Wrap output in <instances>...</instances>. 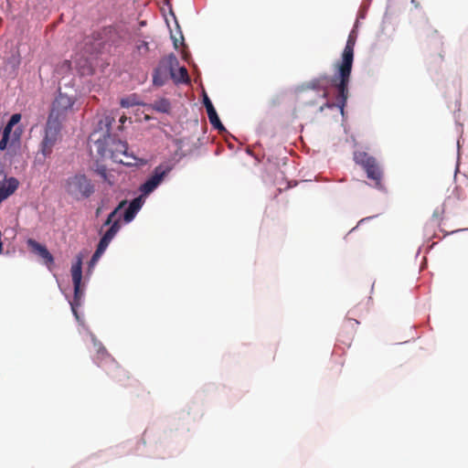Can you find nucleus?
<instances>
[{
	"label": "nucleus",
	"instance_id": "412c9836",
	"mask_svg": "<svg viewBox=\"0 0 468 468\" xmlns=\"http://www.w3.org/2000/svg\"><path fill=\"white\" fill-rule=\"evenodd\" d=\"M136 104L139 103L135 101L134 98L128 97L121 100V105L124 108H129Z\"/></svg>",
	"mask_w": 468,
	"mask_h": 468
},
{
	"label": "nucleus",
	"instance_id": "dca6fc26",
	"mask_svg": "<svg viewBox=\"0 0 468 468\" xmlns=\"http://www.w3.org/2000/svg\"><path fill=\"white\" fill-rule=\"evenodd\" d=\"M19 182L15 177L8 178L5 184L0 186V203L9 197L18 188Z\"/></svg>",
	"mask_w": 468,
	"mask_h": 468
},
{
	"label": "nucleus",
	"instance_id": "cd10ccee",
	"mask_svg": "<svg viewBox=\"0 0 468 468\" xmlns=\"http://www.w3.org/2000/svg\"><path fill=\"white\" fill-rule=\"evenodd\" d=\"M109 185L112 186L113 185V181L111 179V177L109 176V175H107V180H105Z\"/></svg>",
	"mask_w": 468,
	"mask_h": 468
},
{
	"label": "nucleus",
	"instance_id": "4be33fe9",
	"mask_svg": "<svg viewBox=\"0 0 468 468\" xmlns=\"http://www.w3.org/2000/svg\"><path fill=\"white\" fill-rule=\"evenodd\" d=\"M110 240L105 239L103 236L101 237V239H100V242L97 246V249L99 251H101V252H104L105 250L107 249L108 245L110 244Z\"/></svg>",
	"mask_w": 468,
	"mask_h": 468
},
{
	"label": "nucleus",
	"instance_id": "6ab92c4d",
	"mask_svg": "<svg viewBox=\"0 0 468 468\" xmlns=\"http://www.w3.org/2000/svg\"><path fill=\"white\" fill-rule=\"evenodd\" d=\"M152 108L156 112L168 113L171 110V104L169 100L161 98L154 101Z\"/></svg>",
	"mask_w": 468,
	"mask_h": 468
},
{
	"label": "nucleus",
	"instance_id": "7ed1b4c3",
	"mask_svg": "<svg viewBox=\"0 0 468 468\" xmlns=\"http://www.w3.org/2000/svg\"><path fill=\"white\" fill-rule=\"evenodd\" d=\"M354 161L365 170L367 177L372 181L376 188L385 190L383 169L374 156L369 155L366 152H356L354 154Z\"/></svg>",
	"mask_w": 468,
	"mask_h": 468
},
{
	"label": "nucleus",
	"instance_id": "2eb2a0df",
	"mask_svg": "<svg viewBox=\"0 0 468 468\" xmlns=\"http://www.w3.org/2000/svg\"><path fill=\"white\" fill-rule=\"evenodd\" d=\"M20 120H21V114L15 113L10 117L8 122L6 123L5 127L4 128L3 135L11 138L12 143L18 141L20 138L21 130H19V131L16 130L12 133L13 127L15 125H16L20 122Z\"/></svg>",
	"mask_w": 468,
	"mask_h": 468
},
{
	"label": "nucleus",
	"instance_id": "a211bd4d",
	"mask_svg": "<svg viewBox=\"0 0 468 468\" xmlns=\"http://www.w3.org/2000/svg\"><path fill=\"white\" fill-rule=\"evenodd\" d=\"M172 80L176 84L189 83L190 78H189L186 68L184 66L179 67L177 70H176V68L173 69Z\"/></svg>",
	"mask_w": 468,
	"mask_h": 468
},
{
	"label": "nucleus",
	"instance_id": "f257e3e1",
	"mask_svg": "<svg viewBox=\"0 0 468 468\" xmlns=\"http://www.w3.org/2000/svg\"><path fill=\"white\" fill-rule=\"evenodd\" d=\"M356 39V37L353 33H350L343 50L341 60L337 61L335 65L336 74L332 80L336 90L335 102L326 101L320 107L321 112L325 108L333 109L334 107H337L340 109L341 113L344 114V109L349 96L348 85L354 61Z\"/></svg>",
	"mask_w": 468,
	"mask_h": 468
},
{
	"label": "nucleus",
	"instance_id": "c756f323",
	"mask_svg": "<svg viewBox=\"0 0 468 468\" xmlns=\"http://www.w3.org/2000/svg\"><path fill=\"white\" fill-rule=\"evenodd\" d=\"M175 47L177 48L176 40H175Z\"/></svg>",
	"mask_w": 468,
	"mask_h": 468
},
{
	"label": "nucleus",
	"instance_id": "0eeeda50",
	"mask_svg": "<svg viewBox=\"0 0 468 468\" xmlns=\"http://www.w3.org/2000/svg\"><path fill=\"white\" fill-rule=\"evenodd\" d=\"M62 125L47 120L44 136L39 145V152L44 157H48L53 152L55 145L61 140Z\"/></svg>",
	"mask_w": 468,
	"mask_h": 468
},
{
	"label": "nucleus",
	"instance_id": "39448f33",
	"mask_svg": "<svg viewBox=\"0 0 468 468\" xmlns=\"http://www.w3.org/2000/svg\"><path fill=\"white\" fill-rule=\"evenodd\" d=\"M66 192L77 200L90 197L94 193V186L84 175L69 177L65 185Z\"/></svg>",
	"mask_w": 468,
	"mask_h": 468
},
{
	"label": "nucleus",
	"instance_id": "20e7f679",
	"mask_svg": "<svg viewBox=\"0 0 468 468\" xmlns=\"http://www.w3.org/2000/svg\"><path fill=\"white\" fill-rule=\"evenodd\" d=\"M75 101L74 97L58 92L52 102L48 120L62 125V122L66 121L69 114L74 112L73 106Z\"/></svg>",
	"mask_w": 468,
	"mask_h": 468
},
{
	"label": "nucleus",
	"instance_id": "4468645a",
	"mask_svg": "<svg viewBox=\"0 0 468 468\" xmlns=\"http://www.w3.org/2000/svg\"><path fill=\"white\" fill-rule=\"evenodd\" d=\"M204 105L206 107L208 120H209L211 125L215 129L218 130L219 132L225 131V127L221 123L211 101L209 100V98L207 95H205V97H204Z\"/></svg>",
	"mask_w": 468,
	"mask_h": 468
},
{
	"label": "nucleus",
	"instance_id": "ddd939ff",
	"mask_svg": "<svg viewBox=\"0 0 468 468\" xmlns=\"http://www.w3.org/2000/svg\"><path fill=\"white\" fill-rule=\"evenodd\" d=\"M27 243L34 252L37 253L45 261L47 265H52L54 263V257L46 246L38 243L33 239H28Z\"/></svg>",
	"mask_w": 468,
	"mask_h": 468
},
{
	"label": "nucleus",
	"instance_id": "c85d7f7f",
	"mask_svg": "<svg viewBox=\"0 0 468 468\" xmlns=\"http://www.w3.org/2000/svg\"><path fill=\"white\" fill-rule=\"evenodd\" d=\"M100 213H101V208L98 207L97 210H96V215L98 216Z\"/></svg>",
	"mask_w": 468,
	"mask_h": 468
},
{
	"label": "nucleus",
	"instance_id": "9d476101",
	"mask_svg": "<svg viewBox=\"0 0 468 468\" xmlns=\"http://www.w3.org/2000/svg\"><path fill=\"white\" fill-rule=\"evenodd\" d=\"M170 170L171 168L167 165H160L156 166L151 176L140 186V191L144 195L152 193L160 185Z\"/></svg>",
	"mask_w": 468,
	"mask_h": 468
},
{
	"label": "nucleus",
	"instance_id": "bb28decb",
	"mask_svg": "<svg viewBox=\"0 0 468 468\" xmlns=\"http://www.w3.org/2000/svg\"><path fill=\"white\" fill-rule=\"evenodd\" d=\"M126 120H127L126 116H125V115H122V116L120 117L119 122H121V124L122 125V124L126 122Z\"/></svg>",
	"mask_w": 468,
	"mask_h": 468
},
{
	"label": "nucleus",
	"instance_id": "5701e85b",
	"mask_svg": "<svg viewBox=\"0 0 468 468\" xmlns=\"http://www.w3.org/2000/svg\"><path fill=\"white\" fill-rule=\"evenodd\" d=\"M103 254V252L99 251L98 250H95L94 254L92 255L90 261V266H93L97 261L101 258V256Z\"/></svg>",
	"mask_w": 468,
	"mask_h": 468
},
{
	"label": "nucleus",
	"instance_id": "aec40b11",
	"mask_svg": "<svg viewBox=\"0 0 468 468\" xmlns=\"http://www.w3.org/2000/svg\"><path fill=\"white\" fill-rule=\"evenodd\" d=\"M113 122H114V118L112 116H109V115L105 116L103 119H101L99 122V126L101 127V129H102V126L105 127V133L108 136L110 135L111 126Z\"/></svg>",
	"mask_w": 468,
	"mask_h": 468
},
{
	"label": "nucleus",
	"instance_id": "6e6552de",
	"mask_svg": "<svg viewBox=\"0 0 468 468\" xmlns=\"http://www.w3.org/2000/svg\"><path fill=\"white\" fill-rule=\"evenodd\" d=\"M84 255L82 253H79L76 256V261L71 266V276L72 282L74 285V297L73 301L70 303L71 310L76 318H79V314L77 312V308L81 303V298L83 296V291L80 288L81 280H82V261Z\"/></svg>",
	"mask_w": 468,
	"mask_h": 468
},
{
	"label": "nucleus",
	"instance_id": "b1692460",
	"mask_svg": "<svg viewBox=\"0 0 468 468\" xmlns=\"http://www.w3.org/2000/svg\"><path fill=\"white\" fill-rule=\"evenodd\" d=\"M138 51H144V53H146L148 50H149V46H148V43L146 41H140L137 46H136Z\"/></svg>",
	"mask_w": 468,
	"mask_h": 468
},
{
	"label": "nucleus",
	"instance_id": "f8f14e48",
	"mask_svg": "<svg viewBox=\"0 0 468 468\" xmlns=\"http://www.w3.org/2000/svg\"><path fill=\"white\" fill-rule=\"evenodd\" d=\"M333 79H334V77L331 78L328 75L324 74V75L319 76L318 78H315V79L310 80L308 83H306L305 87H306V89H310V90H323L322 97L324 99H327L328 85L331 83V85L335 89V87L333 85V80H332Z\"/></svg>",
	"mask_w": 468,
	"mask_h": 468
},
{
	"label": "nucleus",
	"instance_id": "a878e982",
	"mask_svg": "<svg viewBox=\"0 0 468 468\" xmlns=\"http://www.w3.org/2000/svg\"><path fill=\"white\" fill-rule=\"evenodd\" d=\"M98 175H100L104 180H107V169L105 167H100L97 169Z\"/></svg>",
	"mask_w": 468,
	"mask_h": 468
},
{
	"label": "nucleus",
	"instance_id": "423d86ee",
	"mask_svg": "<svg viewBox=\"0 0 468 468\" xmlns=\"http://www.w3.org/2000/svg\"><path fill=\"white\" fill-rule=\"evenodd\" d=\"M179 61L175 54H169L162 58L157 67L153 72V84L156 87H162L165 82L172 79L173 69L177 68Z\"/></svg>",
	"mask_w": 468,
	"mask_h": 468
},
{
	"label": "nucleus",
	"instance_id": "f03ea898",
	"mask_svg": "<svg viewBox=\"0 0 468 468\" xmlns=\"http://www.w3.org/2000/svg\"><path fill=\"white\" fill-rule=\"evenodd\" d=\"M96 363L116 383L122 387H128L130 375L116 360L111 356L104 346H100L97 351Z\"/></svg>",
	"mask_w": 468,
	"mask_h": 468
},
{
	"label": "nucleus",
	"instance_id": "f3484780",
	"mask_svg": "<svg viewBox=\"0 0 468 468\" xmlns=\"http://www.w3.org/2000/svg\"><path fill=\"white\" fill-rule=\"evenodd\" d=\"M142 205H143V201H142L141 197H136V198L133 199L132 202L130 203V205L128 206V207L124 211V214H123L124 221L131 222L134 218L137 212L142 207Z\"/></svg>",
	"mask_w": 468,
	"mask_h": 468
},
{
	"label": "nucleus",
	"instance_id": "9b49d317",
	"mask_svg": "<svg viewBox=\"0 0 468 468\" xmlns=\"http://www.w3.org/2000/svg\"><path fill=\"white\" fill-rule=\"evenodd\" d=\"M126 205V201H122L113 211H112L107 219L105 220L103 226H110L109 229L104 233L103 237L110 241L113 239V237L116 235V233L119 231L121 226H120V220L121 217L119 216V211L122 209V207Z\"/></svg>",
	"mask_w": 468,
	"mask_h": 468
},
{
	"label": "nucleus",
	"instance_id": "393cba45",
	"mask_svg": "<svg viewBox=\"0 0 468 468\" xmlns=\"http://www.w3.org/2000/svg\"><path fill=\"white\" fill-rule=\"evenodd\" d=\"M9 140H11V138L2 135V139L0 140V150L6 149Z\"/></svg>",
	"mask_w": 468,
	"mask_h": 468
},
{
	"label": "nucleus",
	"instance_id": "1a4fd4ad",
	"mask_svg": "<svg viewBox=\"0 0 468 468\" xmlns=\"http://www.w3.org/2000/svg\"><path fill=\"white\" fill-rule=\"evenodd\" d=\"M111 157L118 163L129 165L135 158L128 153V144L121 140H112L109 144Z\"/></svg>",
	"mask_w": 468,
	"mask_h": 468
}]
</instances>
